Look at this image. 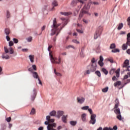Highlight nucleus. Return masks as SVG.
<instances>
[{
  "mask_svg": "<svg viewBox=\"0 0 130 130\" xmlns=\"http://www.w3.org/2000/svg\"><path fill=\"white\" fill-rule=\"evenodd\" d=\"M59 26H60V23H57L56 18H54L53 21V25H52L51 36L55 34H56V36L59 34L60 30L62 29V27H59Z\"/></svg>",
  "mask_w": 130,
  "mask_h": 130,
  "instance_id": "1",
  "label": "nucleus"
},
{
  "mask_svg": "<svg viewBox=\"0 0 130 130\" xmlns=\"http://www.w3.org/2000/svg\"><path fill=\"white\" fill-rule=\"evenodd\" d=\"M52 48V46L50 45L49 46L48 48V51H49V56L50 57V60L52 62V63H55L56 64H60V62H61V58H60V56L58 57V59L56 57H53L52 55V54H51V52H50V49ZM58 60V61H57Z\"/></svg>",
  "mask_w": 130,
  "mask_h": 130,
  "instance_id": "2",
  "label": "nucleus"
},
{
  "mask_svg": "<svg viewBox=\"0 0 130 130\" xmlns=\"http://www.w3.org/2000/svg\"><path fill=\"white\" fill-rule=\"evenodd\" d=\"M90 3H88L87 5H85L83 9L81 11V13L79 15L78 20H81L83 17V16L84 14L88 15V16H91V14L89 13V10H90Z\"/></svg>",
  "mask_w": 130,
  "mask_h": 130,
  "instance_id": "3",
  "label": "nucleus"
},
{
  "mask_svg": "<svg viewBox=\"0 0 130 130\" xmlns=\"http://www.w3.org/2000/svg\"><path fill=\"white\" fill-rule=\"evenodd\" d=\"M102 31H103V26H99L96 31L94 34V39H97L98 37H100V36H101V34H102Z\"/></svg>",
  "mask_w": 130,
  "mask_h": 130,
  "instance_id": "4",
  "label": "nucleus"
},
{
  "mask_svg": "<svg viewBox=\"0 0 130 130\" xmlns=\"http://www.w3.org/2000/svg\"><path fill=\"white\" fill-rule=\"evenodd\" d=\"M122 68L123 69H126L125 70V71L126 72H130V70H129V68H130V66H129V61L128 60H126L124 61L123 65H122Z\"/></svg>",
  "mask_w": 130,
  "mask_h": 130,
  "instance_id": "5",
  "label": "nucleus"
},
{
  "mask_svg": "<svg viewBox=\"0 0 130 130\" xmlns=\"http://www.w3.org/2000/svg\"><path fill=\"white\" fill-rule=\"evenodd\" d=\"M46 120H47V121L45 122L46 125H49L50 123L54 122V119H51L50 116H46Z\"/></svg>",
  "mask_w": 130,
  "mask_h": 130,
  "instance_id": "6",
  "label": "nucleus"
},
{
  "mask_svg": "<svg viewBox=\"0 0 130 130\" xmlns=\"http://www.w3.org/2000/svg\"><path fill=\"white\" fill-rule=\"evenodd\" d=\"M5 52L6 53H9V54H14V49L12 47H10L8 49L6 47H4Z\"/></svg>",
  "mask_w": 130,
  "mask_h": 130,
  "instance_id": "7",
  "label": "nucleus"
},
{
  "mask_svg": "<svg viewBox=\"0 0 130 130\" xmlns=\"http://www.w3.org/2000/svg\"><path fill=\"white\" fill-rule=\"evenodd\" d=\"M89 123L90 124H95V123H96V115H92L90 116Z\"/></svg>",
  "mask_w": 130,
  "mask_h": 130,
  "instance_id": "8",
  "label": "nucleus"
},
{
  "mask_svg": "<svg viewBox=\"0 0 130 130\" xmlns=\"http://www.w3.org/2000/svg\"><path fill=\"white\" fill-rule=\"evenodd\" d=\"M88 69H89L90 72H95L97 69V64H91L88 66Z\"/></svg>",
  "mask_w": 130,
  "mask_h": 130,
  "instance_id": "9",
  "label": "nucleus"
},
{
  "mask_svg": "<svg viewBox=\"0 0 130 130\" xmlns=\"http://www.w3.org/2000/svg\"><path fill=\"white\" fill-rule=\"evenodd\" d=\"M53 127H56V123H53L52 124H49L47 128L48 130H56V129L53 128Z\"/></svg>",
  "mask_w": 130,
  "mask_h": 130,
  "instance_id": "10",
  "label": "nucleus"
},
{
  "mask_svg": "<svg viewBox=\"0 0 130 130\" xmlns=\"http://www.w3.org/2000/svg\"><path fill=\"white\" fill-rule=\"evenodd\" d=\"M77 101L78 103H79L80 104H82V103H84V102H85V98L77 97Z\"/></svg>",
  "mask_w": 130,
  "mask_h": 130,
  "instance_id": "11",
  "label": "nucleus"
},
{
  "mask_svg": "<svg viewBox=\"0 0 130 130\" xmlns=\"http://www.w3.org/2000/svg\"><path fill=\"white\" fill-rule=\"evenodd\" d=\"M36 94H37V91L36 89H34L32 94L31 95V101H34L36 97Z\"/></svg>",
  "mask_w": 130,
  "mask_h": 130,
  "instance_id": "12",
  "label": "nucleus"
},
{
  "mask_svg": "<svg viewBox=\"0 0 130 130\" xmlns=\"http://www.w3.org/2000/svg\"><path fill=\"white\" fill-rule=\"evenodd\" d=\"M2 57L3 59H10V56L6 53L2 54Z\"/></svg>",
  "mask_w": 130,
  "mask_h": 130,
  "instance_id": "13",
  "label": "nucleus"
},
{
  "mask_svg": "<svg viewBox=\"0 0 130 130\" xmlns=\"http://www.w3.org/2000/svg\"><path fill=\"white\" fill-rule=\"evenodd\" d=\"M62 115H63V111H58L56 116L57 117V118H60V116H62Z\"/></svg>",
  "mask_w": 130,
  "mask_h": 130,
  "instance_id": "14",
  "label": "nucleus"
},
{
  "mask_svg": "<svg viewBox=\"0 0 130 130\" xmlns=\"http://www.w3.org/2000/svg\"><path fill=\"white\" fill-rule=\"evenodd\" d=\"M52 11H54V7H57L58 6V4H57V1H54L52 3Z\"/></svg>",
  "mask_w": 130,
  "mask_h": 130,
  "instance_id": "15",
  "label": "nucleus"
},
{
  "mask_svg": "<svg viewBox=\"0 0 130 130\" xmlns=\"http://www.w3.org/2000/svg\"><path fill=\"white\" fill-rule=\"evenodd\" d=\"M114 112L116 114H117V115H118V114H120V109L119 108H114Z\"/></svg>",
  "mask_w": 130,
  "mask_h": 130,
  "instance_id": "16",
  "label": "nucleus"
},
{
  "mask_svg": "<svg viewBox=\"0 0 130 130\" xmlns=\"http://www.w3.org/2000/svg\"><path fill=\"white\" fill-rule=\"evenodd\" d=\"M126 44L130 46V32L127 35V42Z\"/></svg>",
  "mask_w": 130,
  "mask_h": 130,
  "instance_id": "17",
  "label": "nucleus"
},
{
  "mask_svg": "<svg viewBox=\"0 0 130 130\" xmlns=\"http://www.w3.org/2000/svg\"><path fill=\"white\" fill-rule=\"evenodd\" d=\"M115 102L114 108H118V106H119V101H118V99H116Z\"/></svg>",
  "mask_w": 130,
  "mask_h": 130,
  "instance_id": "18",
  "label": "nucleus"
},
{
  "mask_svg": "<svg viewBox=\"0 0 130 130\" xmlns=\"http://www.w3.org/2000/svg\"><path fill=\"white\" fill-rule=\"evenodd\" d=\"M32 75L35 79H39V76L38 75V73H37V72H32Z\"/></svg>",
  "mask_w": 130,
  "mask_h": 130,
  "instance_id": "19",
  "label": "nucleus"
},
{
  "mask_svg": "<svg viewBox=\"0 0 130 130\" xmlns=\"http://www.w3.org/2000/svg\"><path fill=\"white\" fill-rule=\"evenodd\" d=\"M67 118H68V115H63L62 117V121L64 122V123H67Z\"/></svg>",
  "mask_w": 130,
  "mask_h": 130,
  "instance_id": "20",
  "label": "nucleus"
},
{
  "mask_svg": "<svg viewBox=\"0 0 130 130\" xmlns=\"http://www.w3.org/2000/svg\"><path fill=\"white\" fill-rule=\"evenodd\" d=\"M28 57H29L31 62H32V63L34 62V59H35L34 55H29Z\"/></svg>",
  "mask_w": 130,
  "mask_h": 130,
  "instance_id": "21",
  "label": "nucleus"
},
{
  "mask_svg": "<svg viewBox=\"0 0 130 130\" xmlns=\"http://www.w3.org/2000/svg\"><path fill=\"white\" fill-rule=\"evenodd\" d=\"M60 14L64 16H70V15H72V13L71 12H60Z\"/></svg>",
  "mask_w": 130,
  "mask_h": 130,
  "instance_id": "22",
  "label": "nucleus"
},
{
  "mask_svg": "<svg viewBox=\"0 0 130 130\" xmlns=\"http://www.w3.org/2000/svg\"><path fill=\"white\" fill-rule=\"evenodd\" d=\"M36 114V110L34 109V108L31 109V110L30 112V115H34V114Z\"/></svg>",
  "mask_w": 130,
  "mask_h": 130,
  "instance_id": "23",
  "label": "nucleus"
},
{
  "mask_svg": "<svg viewBox=\"0 0 130 130\" xmlns=\"http://www.w3.org/2000/svg\"><path fill=\"white\" fill-rule=\"evenodd\" d=\"M127 44H124L122 46V49L123 50H126L127 49Z\"/></svg>",
  "mask_w": 130,
  "mask_h": 130,
  "instance_id": "24",
  "label": "nucleus"
},
{
  "mask_svg": "<svg viewBox=\"0 0 130 130\" xmlns=\"http://www.w3.org/2000/svg\"><path fill=\"white\" fill-rule=\"evenodd\" d=\"M54 73L56 76H57L58 77H61L62 76L61 74L56 72V69H54Z\"/></svg>",
  "mask_w": 130,
  "mask_h": 130,
  "instance_id": "25",
  "label": "nucleus"
},
{
  "mask_svg": "<svg viewBox=\"0 0 130 130\" xmlns=\"http://www.w3.org/2000/svg\"><path fill=\"white\" fill-rule=\"evenodd\" d=\"M50 116H55L56 115V111H52L50 113Z\"/></svg>",
  "mask_w": 130,
  "mask_h": 130,
  "instance_id": "26",
  "label": "nucleus"
},
{
  "mask_svg": "<svg viewBox=\"0 0 130 130\" xmlns=\"http://www.w3.org/2000/svg\"><path fill=\"white\" fill-rule=\"evenodd\" d=\"M121 85V82L117 81L116 83H114V87H116L117 86H120Z\"/></svg>",
  "mask_w": 130,
  "mask_h": 130,
  "instance_id": "27",
  "label": "nucleus"
},
{
  "mask_svg": "<svg viewBox=\"0 0 130 130\" xmlns=\"http://www.w3.org/2000/svg\"><path fill=\"white\" fill-rule=\"evenodd\" d=\"M80 56L81 57H84V56H85V54H84V48H82L81 49Z\"/></svg>",
  "mask_w": 130,
  "mask_h": 130,
  "instance_id": "28",
  "label": "nucleus"
},
{
  "mask_svg": "<svg viewBox=\"0 0 130 130\" xmlns=\"http://www.w3.org/2000/svg\"><path fill=\"white\" fill-rule=\"evenodd\" d=\"M91 64H93L94 66H95V64H97V63H96V60L95 59V58H93L91 59Z\"/></svg>",
  "mask_w": 130,
  "mask_h": 130,
  "instance_id": "29",
  "label": "nucleus"
},
{
  "mask_svg": "<svg viewBox=\"0 0 130 130\" xmlns=\"http://www.w3.org/2000/svg\"><path fill=\"white\" fill-rule=\"evenodd\" d=\"M102 71L105 74V75H108V71L105 69L103 68Z\"/></svg>",
  "mask_w": 130,
  "mask_h": 130,
  "instance_id": "30",
  "label": "nucleus"
},
{
  "mask_svg": "<svg viewBox=\"0 0 130 130\" xmlns=\"http://www.w3.org/2000/svg\"><path fill=\"white\" fill-rule=\"evenodd\" d=\"M123 27V23H119L117 29L118 30H121V29H122V27Z\"/></svg>",
  "mask_w": 130,
  "mask_h": 130,
  "instance_id": "31",
  "label": "nucleus"
},
{
  "mask_svg": "<svg viewBox=\"0 0 130 130\" xmlns=\"http://www.w3.org/2000/svg\"><path fill=\"white\" fill-rule=\"evenodd\" d=\"M108 89H109L108 87H106L103 88L102 90V91L103 93H106L107 92H108Z\"/></svg>",
  "mask_w": 130,
  "mask_h": 130,
  "instance_id": "32",
  "label": "nucleus"
},
{
  "mask_svg": "<svg viewBox=\"0 0 130 130\" xmlns=\"http://www.w3.org/2000/svg\"><path fill=\"white\" fill-rule=\"evenodd\" d=\"M83 121H86V114H83L81 116Z\"/></svg>",
  "mask_w": 130,
  "mask_h": 130,
  "instance_id": "33",
  "label": "nucleus"
},
{
  "mask_svg": "<svg viewBox=\"0 0 130 130\" xmlns=\"http://www.w3.org/2000/svg\"><path fill=\"white\" fill-rule=\"evenodd\" d=\"M70 124H71V125H73V126H75V125H76V124H77V121H71L70 122Z\"/></svg>",
  "mask_w": 130,
  "mask_h": 130,
  "instance_id": "34",
  "label": "nucleus"
},
{
  "mask_svg": "<svg viewBox=\"0 0 130 130\" xmlns=\"http://www.w3.org/2000/svg\"><path fill=\"white\" fill-rule=\"evenodd\" d=\"M5 32V34H6V35H9L10 34V29L6 28Z\"/></svg>",
  "mask_w": 130,
  "mask_h": 130,
  "instance_id": "35",
  "label": "nucleus"
},
{
  "mask_svg": "<svg viewBox=\"0 0 130 130\" xmlns=\"http://www.w3.org/2000/svg\"><path fill=\"white\" fill-rule=\"evenodd\" d=\"M95 74L96 76H98V77H101V73H100V71H95Z\"/></svg>",
  "mask_w": 130,
  "mask_h": 130,
  "instance_id": "36",
  "label": "nucleus"
},
{
  "mask_svg": "<svg viewBox=\"0 0 130 130\" xmlns=\"http://www.w3.org/2000/svg\"><path fill=\"white\" fill-rule=\"evenodd\" d=\"M117 119H118L119 120H122V118L121 117V114H119L118 115H117Z\"/></svg>",
  "mask_w": 130,
  "mask_h": 130,
  "instance_id": "37",
  "label": "nucleus"
},
{
  "mask_svg": "<svg viewBox=\"0 0 130 130\" xmlns=\"http://www.w3.org/2000/svg\"><path fill=\"white\" fill-rule=\"evenodd\" d=\"M81 109L82 110H88V109H89V106H86L82 107L81 108Z\"/></svg>",
  "mask_w": 130,
  "mask_h": 130,
  "instance_id": "38",
  "label": "nucleus"
},
{
  "mask_svg": "<svg viewBox=\"0 0 130 130\" xmlns=\"http://www.w3.org/2000/svg\"><path fill=\"white\" fill-rule=\"evenodd\" d=\"M7 18L9 19V18H11V13L9 11H7Z\"/></svg>",
  "mask_w": 130,
  "mask_h": 130,
  "instance_id": "39",
  "label": "nucleus"
},
{
  "mask_svg": "<svg viewBox=\"0 0 130 130\" xmlns=\"http://www.w3.org/2000/svg\"><path fill=\"white\" fill-rule=\"evenodd\" d=\"M115 47H116L115 44H111L110 46V48L111 49H113V48H115Z\"/></svg>",
  "mask_w": 130,
  "mask_h": 130,
  "instance_id": "40",
  "label": "nucleus"
},
{
  "mask_svg": "<svg viewBox=\"0 0 130 130\" xmlns=\"http://www.w3.org/2000/svg\"><path fill=\"white\" fill-rule=\"evenodd\" d=\"M112 52L115 53L116 52H119V49H114L112 50Z\"/></svg>",
  "mask_w": 130,
  "mask_h": 130,
  "instance_id": "41",
  "label": "nucleus"
},
{
  "mask_svg": "<svg viewBox=\"0 0 130 130\" xmlns=\"http://www.w3.org/2000/svg\"><path fill=\"white\" fill-rule=\"evenodd\" d=\"M99 64L100 67H103L104 63H103V61H99Z\"/></svg>",
  "mask_w": 130,
  "mask_h": 130,
  "instance_id": "42",
  "label": "nucleus"
},
{
  "mask_svg": "<svg viewBox=\"0 0 130 130\" xmlns=\"http://www.w3.org/2000/svg\"><path fill=\"white\" fill-rule=\"evenodd\" d=\"M80 4H86V2L87 0H77Z\"/></svg>",
  "mask_w": 130,
  "mask_h": 130,
  "instance_id": "43",
  "label": "nucleus"
},
{
  "mask_svg": "<svg viewBox=\"0 0 130 130\" xmlns=\"http://www.w3.org/2000/svg\"><path fill=\"white\" fill-rule=\"evenodd\" d=\"M72 42H74V43H76V44H80V42H79L77 40H73Z\"/></svg>",
  "mask_w": 130,
  "mask_h": 130,
  "instance_id": "44",
  "label": "nucleus"
},
{
  "mask_svg": "<svg viewBox=\"0 0 130 130\" xmlns=\"http://www.w3.org/2000/svg\"><path fill=\"white\" fill-rule=\"evenodd\" d=\"M114 73H115V69H112L110 71V75H113V74H114Z\"/></svg>",
  "mask_w": 130,
  "mask_h": 130,
  "instance_id": "45",
  "label": "nucleus"
},
{
  "mask_svg": "<svg viewBox=\"0 0 130 130\" xmlns=\"http://www.w3.org/2000/svg\"><path fill=\"white\" fill-rule=\"evenodd\" d=\"M26 40L28 41V42H31V41L32 40V38L31 37H29L26 39Z\"/></svg>",
  "mask_w": 130,
  "mask_h": 130,
  "instance_id": "46",
  "label": "nucleus"
},
{
  "mask_svg": "<svg viewBox=\"0 0 130 130\" xmlns=\"http://www.w3.org/2000/svg\"><path fill=\"white\" fill-rule=\"evenodd\" d=\"M103 130H113V129L111 127H105L103 128Z\"/></svg>",
  "mask_w": 130,
  "mask_h": 130,
  "instance_id": "47",
  "label": "nucleus"
},
{
  "mask_svg": "<svg viewBox=\"0 0 130 130\" xmlns=\"http://www.w3.org/2000/svg\"><path fill=\"white\" fill-rule=\"evenodd\" d=\"M108 61H110L111 63H113V59L112 58H108Z\"/></svg>",
  "mask_w": 130,
  "mask_h": 130,
  "instance_id": "48",
  "label": "nucleus"
},
{
  "mask_svg": "<svg viewBox=\"0 0 130 130\" xmlns=\"http://www.w3.org/2000/svg\"><path fill=\"white\" fill-rule=\"evenodd\" d=\"M88 111L89 112V113H90L91 115H94V114H93V111H92V109H88Z\"/></svg>",
  "mask_w": 130,
  "mask_h": 130,
  "instance_id": "49",
  "label": "nucleus"
},
{
  "mask_svg": "<svg viewBox=\"0 0 130 130\" xmlns=\"http://www.w3.org/2000/svg\"><path fill=\"white\" fill-rule=\"evenodd\" d=\"M14 43L15 44L18 43V42H19V41L18 40V39H16V38H13V39Z\"/></svg>",
  "mask_w": 130,
  "mask_h": 130,
  "instance_id": "50",
  "label": "nucleus"
},
{
  "mask_svg": "<svg viewBox=\"0 0 130 130\" xmlns=\"http://www.w3.org/2000/svg\"><path fill=\"white\" fill-rule=\"evenodd\" d=\"M73 48V49H76V48L75 47H74V46L73 45H69L67 47V48Z\"/></svg>",
  "mask_w": 130,
  "mask_h": 130,
  "instance_id": "51",
  "label": "nucleus"
},
{
  "mask_svg": "<svg viewBox=\"0 0 130 130\" xmlns=\"http://www.w3.org/2000/svg\"><path fill=\"white\" fill-rule=\"evenodd\" d=\"M32 68L34 71H37V67H36V65H32Z\"/></svg>",
  "mask_w": 130,
  "mask_h": 130,
  "instance_id": "52",
  "label": "nucleus"
},
{
  "mask_svg": "<svg viewBox=\"0 0 130 130\" xmlns=\"http://www.w3.org/2000/svg\"><path fill=\"white\" fill-rule=\"evenodd\" d=\"M9 44V46H10L11 47V46H13V45H14V43L13 42V41H10Z\"/></svg>",
  "mask_w": 130,
  "mask_h": 130,
  "instance_id": "53",
  "label": "nucleus"
},
{
  "mask_svg": "<svg viewBox=\"0 0 130 130\" xmlns=\"http://www.w3.org/2000/svg\"><path fill=\"white\" fill-rule=\"evenodd\" d=\"M126 79H128V75H124L123 77V80H126Z\"/></svg>",
  "mask_w": 130,
  "mask_h": 130,
  "instance_id": "54",
  "label": "nucleus"
},
{
  "mask_svg": "<svg viewBox=\"0 0 130 130\" xmlns=\"http://www.w3.org/2000/svg\"><path fill=\"white\" fill-rule=\"evenodd\" d=\"M11 119H12L11 117L6 118V120L8 122H10L11 121Z\"/></svg>",
  "mask_w": 130,
  "mask_h": 130,
  "instance_id": "55",
  "label": "nucleus"
},
{
  "mask_svg": "<svg viewBox=\"0 0 130 130\" xmlns=\"http://www.w3.org/2000/svg\"><path fill=\"white\" fill-rule=\"evenodd\" d=\"M104 60V59L103 58V56H100L99 61H103Z\"/></svg>",
  "mask_w": 130,
  "mask_h": 130,
  "instance_id": "56",
  "label": "nucleus"
},
{
  "mask_svg": "<svg viewBox=\"0 0 130 130\" xmlns=\"http://www.w3.org/2000/svg\"><path fill=\"white\" fill-rule=\"evenodd\" d=\"M72 6H76L77 5V2L75 1H73L72 3Z\"/></svg>",
  "mask_w": 130,
  "mask_h": 130,
  "instance_id": "57",
  "label": "nucleus"
},
{
  "mask_svg": "<svg viewBox=\"0 0 130 130\" xmlns=\"http://www.w3.org/2000/svg\"><path fill=\"white\" fill-rule=\"evenodd\" d=\"M126 32L125 31H120V35H124V34H125Z\"/></svg>",
  "mask_w": 130,
  "mask_h": 130,
  "instance_id": "58",
  "label": "nucleus"
},
{
  "mask_svg": "<svg viewBox=\"0 0 130 130\" xmlns=\"http://www.w3.org/2000/svg\"><path fill=\"white\" fill-rule=\"evenodd\" d=\"M6 39H7V41H10V40H11L10 37H9V36H8V35L6 36Z\"/></svg>",
  "mask_w": 130,
  "mask_h": 130,
  "instance_id": "59",
  "label": "nucleus"
},
{
  "mask_svg": "<svg viewBox=\"0 0 130 130\" xmlns=\"http://www.w3.org/2000/svg\"><path fill=\"white\" fill-rule=\"evenodd\" d=\"M3 74V68L2 67H0V75H2Z\"/></svg>",
  "mask_w": 130,
  "mask_h": 130,
  "instance_id": "60",
  "label": "nucleus"
},
{
  "mask_svg": "<svg viewBox=\"0 0 130 130\" xmlns=\"http://www.w3.org/2000/svg\"><path fill=\"white\" fill-rule=\"evenodd\" d=\"M119 72H120V69H119L115 71V73L116 74H119Z\"/></svg>",
  "mask_w": 130,
  "mask_h": 130,
  "instance_id": "61",
  "label": "nucleus"
},
{
  "mask_svg": "<svg viewBox=\"0 0 130 130\" xmlns=\"http://www.w3.org/2000/svg\"><path fill=\"white\" fill-rule=\"evenodd\" d=\"M113 129H114V130H117V126H116V125L114 126L113 128Z\"/></svg>",
  "mask_w": 130,
  "mask_h": 130,
  "instance_id": "62",
  "label": "nucleus"
},
{
  "mask_svg": "<svg viewBox=\"0 0 130 130\" xmlns=\"http://www.w3.org/2000/svg\"><path fill=\"white\" fill-rule=\"evenodd\" d=\"M126 52L128 54H130V49L127 50Z\"/></svg>",
  "mask_w": 130,
  "mask_h": 130,
  "instance_id": "63",
  "label": "nucleus"
},
{
  "mask_svg": "<svg viewBox=\"0 0 130 130\" xmlns=\"http://www.w3.org/2000/svg\"><path fill=\"white\" fill-rule=\"evenodd\" d=\"M38 130H43V127L41 126L38 128Z\"/></svg>",
  "mask_w": 130,
  "mask_h": 130,
  "instance_id": "64",
  "label": "nucleus"
}]
</instances>
